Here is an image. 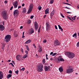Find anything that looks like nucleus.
I'll return each instance as SVG.
<instances>
[{
	"label": "nucleus",
	"mask_w": 79,
	"mask_h": 79,
	"mask_svg": "<svg viewBox=\"0 0 79 79\" xmlns=\"http://www.w3.org/2000/svg\"><path fill=\"white\" fill-rule=\"evenodd\" d=\"M65 54L69 58H73L75 56L74 53L70 52H66Z\"/></svg>",
	"instance_id": "f257e3e1"
},
{
	"label": "nucleus",
	"mask_w": 79,
	"mask_h": 79,
	"mask_svg": "<svg viewBox=\"0 0 79 79\" xmlns=\"http://www.w3.org/2000/svg\"><path fill=\"white\" fill-rule=\"evenodd\" d=\"M2 15L3 19L4 20H7V18H8V12L7 11H2Z\"/></svg>",
	"instance_id": "f03ea898"
},
{
	"label": "nucleus",
	"mask_w": 79,
	"mask_h": 79,
	"mask_svg": "<svg viewBox=\"0 0 79 79\" xmlns=\"http://www.w3.org/2000/svg\"><path fill=\"white\" fill-rule=\"evenodd\" d=\"M11 38V35H6L4 39L5 42H6V43L8 42L10 40Z\"/></svg>",
	"instance_id": "7ed1b4c3"
},
{
	"label": "nucleus",
	"mask_w": 79,
	"mask_h": 79,
	"mask_svg": "<svg viewBox=\"0 0 79 79\" xmlns=\"http://www.w3.org/2000/svg\"><path fill=\"white\" fill-rule=\"evenodd\" d=\"M43 68H44V66L43 65H39L37 66V70L38 72H42L43 71Z\"/></svg>",
	"instance_id": "20e7f679"
},
{
	"label": "nucleus",
	"mask_w": 79,
	"mask_h": 79,
	"mask_svg": "<svg viewBox=\"0 0 79 79\" xmlns=\"http://www.w3.org/2000/svg\"><path fill=\"white\" fill-rule=\"evenodd\" d=\"M34 6V5L33 3H31L30 5L29 8H28L27 13L28 14H29L32 11V9H33V7Z\"/></svg>",
	"instance_id": "39448f33"
},
{
	"label": "nucleus",
	"mask_w": 79,
	"mask_h": 79,
	"mask_svg": "<svg viewBox=\"0 0 79 79\" xmlns=\"http://www.w3.org/2000/svg\"><path fill=\"white\" fill-rule=\"evenodd\" d=\"M67 73H71L73 72V70L71 68V66H69V69H67L66 71Z\"/></svg>",
	"instance_id": "423d86ee"
},
{
	"label": "nucleus",
	"mask_w": 79,
	"mask_h": 79,
	"mask_svg": "<svg viewBox=\"0 0 79 79\" xmlns=\"http://www.w3.org/2000/svg\"><path fill=\"white\" fill-rule=\"evenodd\" d=\"M46 29L47 31H50V29L51 27L50 25L48 24V22H47L46 23Z\"/></svg>",
	"instance_id": "0eeeda50"
},
{
	"label": "nucleus",
	"mask_w": 79,
	"mask_h": 79,
	"mask_svg": "<svg viewBox=\"0 0 79 79\" xmlns=\"http://www.w3.org/2000/svg\"><path fill=\"white\" fill-rule=\"evenodd\" d=\"M16 58L17 60L19 61H22L23 60V58H22V56L20 55H18L17 56Z\"/></svg>",
	"instance_id": "6e6552de"
},
{
	"label": "nucleus",
	"mask_w": 79,
	"mask_h": 79,
	"mask_svg": "<svg viewBox=\"0 0 79 79\" xmlns=\"http://www.w3.org/2000/svg\"><path fill=\"white\" fill-rule=\"evenodd\" d=\"M60 45V43L58 40H55L54 41V45L55 47L58 45Z\"/></svg>",
	"instance_id": "1a4fd4ad"
},
{
	"label": "nucleus",
	"mask_w": 79,
	"mask_h": 79,
	"mask_svg": "<svg viewBox=\"0 0 79 79\" xmlns=\"http://www.w3.org/2000/svg\"><path fill=\"white\" fill-rule=\"evenodd\" d=\"M34 26L35 30H37V29H38V28L39 27V25H38V24L37 22H35Z\"/></svg>",
	"instance_id": "9d476101"
},
{
	"label": "nucleus",
	"mask_w": 79,
	"mask_h": 79,
	"mask_svg": "<svg viewBox=\"0 0 79 79\" xmlns=\"http://www.w3.org/2000/svg\"><path fill=\"white\" fill-rule=\"evenodd\" d=\"M19 14V11L18 10H15L13 12V15L15 16L16 15H18Z\"/></svg>",
	"instance_id": "9b49d317"
},
{
	"label": "nucleus",
	"mask_w": 79,
	"mask_h": 79,
	"mask_svg": "<svg viewBox=\"0 0 79 79\" xmlns=\"http://www.w3.org/2000/svg\"><path fill=\"white\" fill-rule=\"evenodd\" d=\"M44 68L45 71H47L50 68V66H48V67L47 66H44Z\"/></svg>",
	"instance_id": "f8f14e48"
},
{
	"label": "nucleus",
	"mask_w": 79,
	"mask_h": 79,
	"mask_svg": "<svg viewBox=\"0 0 79 79\" xmlns=\"http://www.w3.org/2000/svg\"><path fill=\"white\" fill-rule=\"evenodd\" d=\"M0 30L2 31L5 30V27L2 25H0Z\"/></svg>",
	"instance_id": "ddd939ff"
},
{
	"label": "nucleus",
	"mask_w": 79,
	"mask_h": 79,
	"mask_svg": "<svg viewBox=\"0 0 79 79\" xmlns=\"http://www.w3.org/2000/svg\"><path fill=\"white\" fill-rule=\"evenodd\" d=\"M29 31L31 34H33V33L34 32V29H33V28H31V29H30Z\"/></svg>",
	"instance_id": "4468645a"
},
{
	"label": "nucleus",
	"mask_w": 79,
	"mask_h": 79,
	"mask_svg": "<svg viewBox=\"0 0 79 79\" xmlns=\"http://www.w3.org/2000/svg\"><path fill=\"white\" fill-rule=\"evenodd\" d=\"M39 47H40L39 50H38V52L40 53V52H42V47L40 46H39Z\"/></svg>",
	"instance_id": "2eb2a0df"
},
{
	"label": "nucleus",
	"mask_w": 79,
	"mask_h": 79,
	"mask_svg": "<svg viewBox=\"0 0 79 79\" xmlns=\"http://www.w3.org/2000/svg\"><path fill=\"white\" fill-rule=\"evenodd\" d=\"M49 13V8H47L46 10H45V14H48V13Z\"/></svg>",
	"instance_id": "dca6fc26"
},
{
	"label": "nucleus",
	"mask_w": 79,
	"mask_h": 79,
	"mask_svg": "<svg viewBox=\"0 0 79 79\" xmlns=\"http://www.w3.org/2000/svg\"><path fill=\"white\" fill-rule=\"evenodd\" d=\"M31 40H29L25 43V44H29V43H31Z\"/></svg>",
	"instance_id": "f3484780"
},
{
	"label": "nucleus",
	"mask_w": 79,
	"mask_h": 79,
	"mask_svg": "<svg viewBox=\"0 0 79 79\" xmlns=\"http://www.w3.org/2000/svg\"><path fill=\"white\" fill-rule=\"evenodd\" d=\"M59 70L60 73H62V72H63V68H62V67H60V68H59Z\"/></svg>",
	"instance_id": "a211bd4d"
},
{
	"label": "nucleus",
	"mask_w": 79,
	"mask_h": 79,
	"mask_svg": "<svg viewBox=\"0 0 79 79\" xmlns=\"http://www.w3.org/2000/svg\"><path fill=\"white\" fill-rule=\"evenodd\" d=\"M13 5H18V1H16L15 2H14L13 3Z\"/></svg>",
	"instance_id": "6ab92c4d"
},
{
	"label": "nucleus",
	"mask_w": 79,
	"mask_h": 79,
	"mask_svg": "<svg viewBox=\"0 0 79 79\" xmlns=\"http://www.w3.org/2000/svg\"><path fill=\"white\" fill-rule=\"evenodd\" d=\"M58 26L59 27V29L61 30V31H63V29L62 28L61 26L60 25H58Z\"/></svg>",
	"instance_id": "aec40b11"
},
{
	"label": "nucleus",
	"mask_w": 79,
	"mask_h": 79,
	"mask_svg": "<svg viewBox=\"0 0 79 79\" xmlns=\"http://www.w3.org/2000/svg\"><path fill=\"white\" fill-rule=\"evenodd\" d=\"M12 76V75L11 74H9L7 76V78H10Z\"/></svg>",
	"instance_id": "412c9836"
},
{
	"label": "nucleus",
	"mask_w": 79,
	"mask_h": 79,
	"mask_svg": "<svg viewBox=\"0 0 79 79\" xmlns=\"http://www.w3.org/2000/svg\"><path fill=\"white\" fill-rule=\"evenodd\" d=\"M26 8H24L23 10V13H26Z\"/></svg>",
	"instance_id": "4be33fe9"
},
{
	"label": "nucleus",
	"mask_w": 79,
	"mask_h": 79,
	"mask_svg": "<svg viewBox=\"0 0 79 79\" xmlns=\"http://www.w3.org/2000/svg\"><path fill=\"white\" fill-rule=\"evenodd\" d=\"M62 58V57L61 56H60L58 58V60L59 61H60V60Z\"/></svg>",
	"instance_id": "5701e85b"
},
{
	"label": "nucleus",
	"mask_w": 79,
	"mask_h": 79,
	"mask_svg": "<svg viewBox=\"0 0 79 79\" xmlns=\"http://www.w3.org/2000/svg\"><path fill=\"white\" fill-rule=\"evenodd\" d=\"M27 54H25L23 56V58L24 59H25L26 58H27Z\"/></svg>",
	"instance_id": "b1692460"
},
{
	"label": "nucleus",
	"mask_w": 79,
	"mask_h": 79,
	"mask_svg": "<svg viewBox=\"0 0 79 79\" xmlns=\"http://www.w3.org/2000/svg\"><path fill=\"white\" fill-rule=\"evenodd\" d=\"M25 47H26L28 51H29V47L27 45H25Z\"/></svg>",
	"instance_id": "393cba45"
},
{
	"label": "nucleus",
	"mask_w": 79,
	"mask_h": 79,
	"mask_svg": "<svg viewBox=\"0 0 79 79\" xmlns=\"http://www.w3.org/2000/svg\"><path fill=\"white\" fill-rule=\"evenodd\" d=\"M54 0H51L50 2V4H53V2H54Z\"/></svg>",
	"instance_id": "a878e982"
},
{
	"label": "nucleus",
	"mask_w": 79,
	"mask_h": 79,
	"mask_svg": "<svg viewBox=\"0 0 79 79\" xmlns=\"http://www.w3.org/2000/svg\"><path fill=\"white\" fill-rule=\"evenodd\" d=\"M5 45L4 44H2V49H3L4 48H5Z\"/></svg>",
	"instance_id": "bb28decb"
},
{
	"label": "nucleus",
	"mask_w": 79,
	"mask_h": 79,
	"mask_svg": "<svg viewBox=\"0 0 79 79\" xmlns=\"http://www.w3.org/2000/svg\"><path fill=\"white\" fill-rule=\"evenodd\" d=\"M54 14H52V13H51L50 16H51V19H52V18L53 16V15Z\"/></svg>",
	"instance_id": "cd10ccee"
},
{
	"label": "nucleus",
	"mask_w": 79,
	"mask_h": 79,
	"mask_svg": "<svg viewBox=\"0 0 79 79\" xmlns=\"http://www.w3.org/2000/svg\"><path fill=\"white\" fill-rule=\"evenodd\" d=\"M14 35L15 37H18V34L14 33Z\"/></svg>",
	"instance_id": "c85d7f7f"
},
{
	"label": "nucleus",
	"mask_w": 79,
	"mask_h": 79,
	"mask_svg": "<svg viewBox=\"0 0 79 79\" xmlns=\"http://www.w3.org/2000/svg\"><path fill=\"white\" fill-rule=\"evenodd\" d=\"M42 7H41L40 6H39L38 7V9L39 10H41V9H42Z\"/></svg>",
	"instance_id": "c756f323"
},
{
	"label": "nucleus",
	"mask_w": 79,
	"mask_h": 79,
	"mask_svg": "<svg viewBox=\"0 0 79 79\" xmlns=\"http://www.w3.org/2000/svg\"><path fill=\"white\" fill-rule=\"evenodd\" d=\"M15 73L16 74H18V73H19V70H17L16 71H15Z\"/></svg>",
	"instance_id": "7c9ffc66"
},
{
	"label": "nucleus",
	"mask_w": 79,
	"mask_h": 79,
	"mask_svg": "<svg viewBox=\"0 0 79 79\" xmlns=\"http://www.w3.org/2000/svg\"><path fill=\"white\" fill-rule=\"evenodd\" d=\"M28 24H30L31 23V20H28V21L27 22Z\"/></svg>",
	"instance_id": "2f4dec72"
},
{
	"label": "nucleus",
	"mask_w": 79,
	"mask_h": 79,
	"mask_svg": "<svg viewBox=\"0 0 79 79\" xmlns=\"http://www.w3.org/2000/svg\"><path fill=\"white\" fill-rule=\"evenodd\" d=\"M3 72L2 71H0V76H3Z\"/></svg>",
	"instance_id": "473e14b6"
},
{
	"label": "nucleus",
	"mask_w": 79,
	"mask_h": 79,
	"mask_svg": "<svg viewBox=\"0 0 79 79\" xmlns=\"http://www.w3.org/2000/svg\"><path fill=\"white\" fill-rule=\"evenodd\" d=\"M76 35H77V34H76V33H75L74 34L73 36V37H75L76 36Z\"/></svg>",
	"instance_id": "72a5a7b5"
},
{
	"label": "nucleus",
	"mask_w": 79,
	"mask_h": 79,
	"mask_svg": "<svg viewBox=\"0 0 79 79\" xmlns=\"http://www.w3.org/2000/svg\"><path fill=\"white\" fill-rule=\"evenodd\" d=\"M51 13H52V14H53L54 15V14H55V10L53 9V11Z\"/></svg>",
	"instance_id": "f704fd0d"
},
{
	"label": "nucleus",
	"mask_w": 79,
	"mask_h": 79,
	"mask_svg": "<svg viewBox=\"0 0 79 79\" xmlns=\"http://www.w3.org/2000/svg\"><path fill=\"white\" fill-rule=\"evenodd\" d=\"M60 61H64V60L63 58H61L60 60Z\"/></svg>",
	"instance_id": "c9c22d12"
},
{
	"label": "nucleus",
	"mask_w": 79,
	"mask_h": 79,
	"mask_svg": "<svg viewBox=\"0 0 79 79\" xmlns=\"http://www.w3.org/2000/svg\"><path fill=\"white\" fill-rule=\"evenodd\" d=\"M67 18H68V19H69L70 20H72V19H71V18H70L69 17V16H67Z\"/></svg>",
	"instance_id": "e433bc0d"
},
{
	"label": "nucleus",
	"mask_w": 79,
	"mask_h": 79,
	"mask_svg": "<svg viewBox=\"0 0 79 79\" xmlns=\"http://www.w3.org/2000/svg\"><path fill=\"white\" fill-rule=\"evenodd\" d=\"M42 61L44 63H45V59H43Z\"/></svg>",
	"instance_id": "4c0bfd02"
},
{
	"label": "nucleus",
	"mask_w": 79,
	"mask_h": 79,
	"mask_svg": "<svg viewBox=\"0 0 79 79\" xmlns=\"http://www.w3.org/2000/svg\"><path fill=\"white\" fill-rule=\"evenodd\" d=\"M3 77V75H0V79H2Z\"/></svg>",
	"instance_id": "58836bf2"
},
{
	"label": "nucleus",
	"mask_w": 79,
	"mask_h": 79,
	"mask_svg": "<svg viewBox=\"0 0 79 79\" xmlns=\"http://www.w3.org/2000/svg\"><path fill=\"white\" fill-rule=\"evenodd\" d=\"M9 64H11V65L12 66V67H14V65H13V64L12 63H10Z\"/></svg>",
	"instance_id": "ea45409f"
},
{
	"label": "nucleus",
	"mask_w": 79,
	"mask_h": 79,
	"mask_svg": "<svg viewBox=\"0 0 79 79\" xmlns=\"http://www.w3.org/2000/svg\"><path fill=\"white\" fill-rule=\"evenodd\" d=\"M33 46H34L35 48H36V46H35V44H33Z\"/></svg>",
	"instance_id": "a19ab883"
},
{
	"label": "nucleus",
	"mask_w": 79,
	"mask_h": 79,
	"mask_svg": "<svg viewBox=\"0 0 79 79\" xmlns=\"http://www.w3.org/2000/svg\"><path fill=\"white\" fill-rule=\"evenodd\" d=\"M34 15L31 16L30 17V19H33V18H34Z\"/></svg>",
	"instance_id": "79ce46f5"
},
{
	"label": "nucleus",
	"mask_w": 79,
	"mask_h": 79,
	"mask_svg": "<svg viewBox=\"0 0 79 79\" xmlns=\"http://www.w3.org/2000/svg\"><path fill=\"white\" fill-rule=\"evenodd\" d=\"M43 43H46L47 42V40H44L43 41Z\"/></svg>",
	"instance_id": "37998d69"
},
{
	"label": "nucleus",
	"mask_w": 79,
	"mask_h": 79,
	"mask_svg": "<svg viewBox=\"0 0 79 79\" xmlns=\"http://www.w3.org/2000/svg\"><path fill=\"white\" fill-rule=\"evenodd\" d=\"M14 8H17V7H18V5H14Z\"/></svg>",
	"instance_id": "c03bdc74"
},
{
	"label": "nucleus",
	"mask_w": 79,
	"mask_h": 79,
	"mask_svg": "<svg viewBox=\"0 0 79 79\" xmlns=\"http://www.w3.org/2000/svg\"><path fill=\"white\" fill-rule=\"evenodd\" d=\"M9 74H12V71L11 70H10L9 72Z\"/></svg>",
	"instance_id": "a18cd8bd"
},
{
	"label": "nucleus",
	"mask_w": 79,
	"mask_h": 79,
	"mask_svg": "<svg viewBox=\"0 0 79 79\" xmlns=\"http://www.w3.org/2000/svg\"><path fill=\"white\" fill-rule=\"evenodd\" d=\"M57 54V53H54L52 54V56H55Z\"/></svg>",
	"instance_id": "49530a36"
},
{
	"label": "nucleus",
	"mask_w": 79,
	"mask_h": 79,
	"mask_svg": "<svg viewBox=\"0 0 79 79\" xmlns=\"http://www.w3.org/2000/svg\"><path fill=\"white\" fill-rule=\"evenodd\" d=\"M24 69H25V68H23L21 70L22 71H24Z\"/></svg>",
	"instance_id": "de8ad7c7"
},
{
	"label": "nucleus",
	"mask_w": 79,
	"mask_h": 79,
	"mask_svg": "<svg viewBox=\"0 0 79 79\" xmlns=\"http://www.w3.org/2000/svg\"><path fill=\"white\" fill-rule=\"evenodd\" d=\"M40 28H39L38 30V32L39 33H40Z\"/></svg>",
	"instance_id": "09e8293b"
},
{
	"label": "nucleus",
	"mask_w": 79,
	"mask_h": 79,
	"mask_svg": "<svg viewBox=\"0 0 79 79\" xmlns=\"http://www.w3.org/2000/svg\"><path fill=\"white\" fill-rule=\"evenodd\" d=\"M66 5H69V6H72L69 3H66Z\"/></svg>",
	"instance_id": "8fccbe9b"
},
{
	"label": "nucleus",
	"mask_w": 79,
	"mask_h": 79,
	"mask_svg": "<svg viewBox=\"0 0 79 79\" xmlns=\"http://www.w3.org/2000/svg\"><path fill=\"white\" fill-rule=\"evenodd\" d=\"M77 47H79V41L77 43Z\"/></svg>",
	"instance_id": "3c124183"
},
{
	"label": "nucleus",
	"mask_w": 79,
	"mask_h": 79,
	"mask_svg": "<svg viewBox=\"0 0 79 79\" xmlns=\"http://www.w3.org/2000/svg\"><path fill=\"white\" fill-rule=\"evenodd\" d=\"M61 16L62 17V18H64V16H63V14L62 13L60 14Z\"/></svg>",
	"instance_id": "603ef678"
},
{
	"label": "nucleus",
	"mask_w": 79,
	"mask_h": 79,
	"mask_svg": "<svg viewBox=\"0 0 79 79\" xmlns=\"http://www.w3.org/2000/svg\"><path fill=\"white\" fill-rule=\"evenodd\" d=\"M25 52L26 53L27 55V54H28V51H25Z\"/></svg>",
	"instance_id": "864d4df0"
},
{
	"label": "nucleus",
	"mask_w": 79,
	"mask_h": 79,
	"mask_svg": "<svg viewBox=\"0 0 79 79\" xmlns=\"http://www.w3.org/2000/svg\"><path fill=\"white\" fill-rule=\"evenodd\" d=\"M65 8L66 9H68V10H71V8L69 7H65Z\"/></svg>",
	"instance_id": "5fc2aeb1"
},
{
	"label": "nucleus",
	"mask_w": 79,
	"mask_h": 79,
	"mask_svg": "<svg viewBox=\"0 0 79 79\" xmlns=\"http://www.w3.org/2000/svg\"><path fill=\"white\" fill-rule=\"evenodd\" d=\"M72 19H73V20H75V19H76V18H75V17H73L72 18Z\"/></svg>",
	"instance_id": "6e6d98bb"
},
{
	"label": "nucleus",
	"mask_w": 79,
	"mask_h": 79,
	"mask_svg": "<svg viewBox=\"0 0 79 79\" xmlns=\"http://www.w3.org/2000/svg\"><path fill=\"white\" fill-rule=\"evenodd\" d=\"M13 8V6H11L10 8V10H12Z\"/></svg>",
	"instance_id": "4d7b16f0"
},
{
	"label": "nucleus",
	"mask_w": 79,
	"mask_h": 79,
	"mask_svg": "<svg viewBox=\"0 0 79 79\" xmlns=\"http://www.w3.org/2000/svg\"><path fill=\"white\" fill-rule=\"evenodd\" d=\"M55 27L56 29H58V28L57 27L56 25H55Z\"/></svg>",
	"instance_id": "13d9d810"
},
{
	"label": "nucleus",
	"mask_w": 79,
	"mask_h": 79,
	"mask_svg": "<svg viewBox=\"0 0 79 79\" xmlns=\"http://www.w3.org/2000/svg\"><path fill=\"white\" fill-rule=\"evenodd\" d=\"M67 13H68V14H71L72 13V12H67Z\"/></svg>",
	"instance_id": "bf43d9fd"
},
{
	"label": "nucleus",
	"mask_w": 79,
	"mask_h": 79,
	"mask_svg": "<svg viewBox=\"0 0 79 79\" xmlns=\"http://www.w3.org/2000/svg\"><path fill=\"white\" fill-rule=\"evenodd\" d=\"M21 52H23V48H21Z\"/></svg>",
	"instance_id": "052dcab7"
},
{
	"label": "nucleus",
	"mask_w": 79,
	"mask_h": 79,
	"mask_svg": "<svg viewBox=\"0 0 79 79\" xmlns=\"http://www.w3.org/2000/svg\"><path fill=\"white\" fill-rule=\"evenodd\" d=\"M12 63H13L14 64H15V61L12 60Z\"/></svg>",
	"instance_id": "680f3d73"
},
{
	"label": "nucleus",
	"mask_w": 79,
	"mask_h": 79,
	"mask_svg": "<svg viewBox=\"0 0 79 79\" xmlns=\"http://www.w3.org/2000/svg\"><path fill=\"white\" fill-rule=\"evenodd\" d=\"M53 52H51L50 53V55H53Z\"/></svg>",
	"instance_id": "e2e57ef3"
},
{
	"label": "nucleus",
	"mask_w": 79,
	"mask_h": 79,
	"mask_svg": "<svg viewBox=\"0 0 79 79\" xmlns=\"http://www.w3.org/2000/svg\"><path fill=\"white\" fill-rule=\"evenodd\" d=\"M21 8V6H19L18 7V8L19 9V8Z\"/></svg>",
	"instance_id": "0e129e2a"
},
{
	"label": "nucleus",
	"mask_w": 79,
	"mask_h": 79,
	"mask_svg": "<svg viewBox=\"0 0 79 79\" xmlns=\"http://www.w3.org/2000/svg\"><path fill=\"white\" fill-rule=\"evenodd\" d=\"M10 61H11V60H9L7 61V62H10Z\"/></svg>",
	"instance_id": "69168bd1"
},
{
	"label": "nucleus",
	"mask_w": 79,
	"mask_h": 79,
	"mask_svg": "<svg viewBox=\"0 0 79 79\" xmlns=\"http://www.w3.org/2000/svg\"><path fill=\"white\" fill-rule=\"evenodd\" d=\"M25 4H22V6H24Z\"/></svg>",
	"instance_id": "338daca9"
},
{
	"label": "nucleus",
	"mask_w": 79,
	"mask_h": 79,
	"mask_svg": "<svg viewBox=\"0 0 79 79\" xmlns=\"http://www.w3.org/2000/svg\"><path fill=\"white\" fill-rule=\"evenodd\" d=\"M4 3H7V1H4Z\"/></svg>",
	"instance_id": "774afa93"
}]
</instances>
